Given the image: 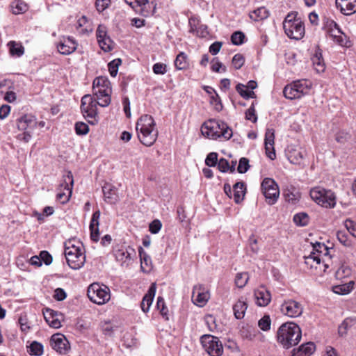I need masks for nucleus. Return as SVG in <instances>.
I'll list each match as a JSON object with an SVG mask.
<instances>
[{
  "label": "nucleus",
  "mask_w": 356,
  "mask_h": 356,
  "mask_svg": "<svg viewBox=\"0 0 356 356\" xmlns=\"http://www.w3.org/2000/svg\"><path fill=\"white\" fill-rule=\"evenodd\" d=\"M136 129L138 138L144 145L150 147L156 141L159 131L152 116L147 114L142 115L137 121Z\"/></svg>",
  "instance_id": "1"
},
{
  "label": "nucleus",
  "mask_w": 356,
  "mask_h": 356,
  "mask_svg": "<svg viewBox=\"0 0 356 356\" xmlns=\"http://www.w3.org/2000/svg\"><path fill=\"white\" fill-rule=\"evenodd\" d=\"M82 249V243L74 239H70L65 243V257L72 269L79 270L83 266L86 256Z\"/></svg>",
  "instance_id": "2"
},
{
  "label": "nucleus",
  "mask_w": 356,
  "mask_h": 356,
  "mask_svg": "<svg viewBox=\"0 0 356 356\" xmlns=\"http://www.w3.org/2000/svg\"><path fill=\"white\" fill-rule=\"evenodd\" d=\"M301 336L300 327L293 322L283 323L277 332V341L285 348L296 345L300 341Z\"/></svg>",
  "instance_id": "3"
},
{
  "label": "nucleus",
  "mask_w": 356,
  "mask_h": 356,
  "mask_svg": "<svg viewBox=\"0 0 356 356\" xmlns=\"http://www.w3.org/2000/svg\"><path fill=\"white\" fill-rule=\"evenodd\" d=\"M201 131L203 136L211 139L222 137L229 140L233 134L232 129L225 122L214 119L205 122L202 126Z\"/></svg>",
  "instance_id": "4"
},
{
  "label": "nucleus",
  "mask_w": 356,
  "mask_h": 356,
  "mask_svg": "<svg viewBox=\"0 0 356 356\" xmlns=\"http://www.w3.org/2000/svg\"><path fill=\"white\" fill-rule=\"evenodd\" d=\"M92 93L98 100L99 106H108L111 101L112 88L108 78L99 76L95 79L92 83Z\"/></svg>",
  "instance_id": "5"
},
{
  "label": "nucleus",
  "mask_w": 356,
  "mask_h": 356,
  "mask_svg": "<svg viewBox=\"0 0 356 356\" xmlns=\"http://www.w3.org/2000/svg\"><path fill=\"white\" fill-rule=\"evenodd\" d=\"M17 128L22 133L18 134L17 139L28 143L31 138V134L37 127L36 119L31 115H24L16 120Z\"/></svg>",
  "instance_id": "6"
},
{
  "label": "nucleus",
  "mask_w": 356,
  "mask_h": 356,
  "mask_svg": "<svg viewBox=\"0 0 356 356\" xmlns=\"http://www.w3.org/2000/svg\"><path fill=\"white\" fill-rule=\"evenodd\" d=\"M309 194L312 199L323 207L334 208L336 206V195L331 190L318 186L313 188Z\"/></svg>",
  "instance_id": "7"
},
{
  "label": "nucleus",
  "mask_w": 356,
  "mask_h": 356,
  "mask_svg": "<svg viewBox=\"0 0 356 356\" xmlns=\"http://www.w3.org/2000/svg\"><path fill=\"white\" fill-rule=\"evenodd\" d=\"M98 100L90 95H85L81 99V109L88 123L95 124L98 122Z\"/></svg>",
  "instance_id": "8"
},
{
  "label": "nucleus",
  "mask_w": 356,
  "mask_h": 356,
  "mask_svg": "<svg viewBox=\"0 0 356 356\" xmlns=\"http://www.w3.org/2000/svg\"><path fill=\"white\" fill-rule=\"evenodd\" d=\"M87 295L92 302L97 305L105 304L111 298L109 289L98 283H92L88 286Z\"/></svg>",
  "instance_id": "9"
},
{
  "label": "nucleus",
  "mask_w": 356,
  "mask_h": 356,
  "mask_svg": "<svg viewBox=\"0 0 356 356\" xmlns=\"http://www.w3.org/2000/svg\"><path fill=\"white\" fill-rule=\"evenodd\" d=\"M201 343L204 350L210 356H221L222 355V345L218 337L205 334L201 337Z\"/></svg>",
  "instance_id": "10"
},
{
  "label": "nucleus",
  "mask_w": 356,
  "mask_h": 356,
  "mask_svg": "<svg viewBox=\"0 0 356 356\" xmlns=\"http://www.w3.org/2000/svg\"><path fill=\"white\" fill-rule=\"evenodd\" d=\"M261 188L269 204H273L277 202L280 195V190L278 185L274 179L268 177L265 178L261 182Z\"/></svg>",
  "instance_id": "11"
},
{
  "label": "nucleus",
  "mask_w": 356,
  "mask_h": 356,
  "mask_svg": "<svg viewBox=\"0 0 356 356\" xmlns=\"http://www.w3.org/2000/svg\"><path fill=\"white\" fill-rule=\"evenodd\" d=\"M137 13L144 17L152 15L156 10V5L150 0H124Z\"/></svg>",
  "instance_id": "12"
},
{
  "label": "nucleus",
  "mask_w": 356,
  "mask_h": 356,
  "mask_svg": "<svg viewBox=\"0 0 356 356\" xmlns=\"http://www.w3.org/2000/svg\"><path fill=\"white\" fill-rule=\"evenodd\" d=\"M303 310L302 305L293 299H286L280 305L282 314L290 318L300 316L303 313Z\"/></svg>",
  "instance_id": "13"
},
{
  "label": "nucleus",
  "mask_w": 356,
  "mask_h": 356,
  "mask_svg": "<svg viewBox=\"0 0 356 356\" xmlns=\"http://www.w3.org/2000/svg\"><path fill=\"white\" fill-rule=\"evenodd\" d=\"M97 40L99 47L105 52H109L113 49L115 43L108 35L106 26L100 24L96 31Z\"/></svg>",
  "instance_id": "14"
},
{
  "label": "nucleus",
  "mask_w": 356,
  "mask_h": 356,
  "mask_svg": "<svg viewBox=\"0 0 356 356\" xmlns=\"http://www.w3.org/2000/svg\"><path fill=\"white\" fill-rule=\"evenodd\" d=\"M284 30L286 35L294 40H300L305 35V26L300 19H296L294 22L284 24Z\"/></svg>",
  "instance_id": "15"
},
{
  "label": "nucleus",
  "mask_w": 356,
  "mask_h": 356,
  "mask_svg": "<svg viewBox=\"0 0 356 356\" xmlns=\"http://www.w3.org/2000/svg\"><path fill=\"white\" fill-rule=\"evenodd\" d=\"M74 184L73 175L70 171L67 172V175L63 177V182L60 185V190L63 188L67 191V194L64 192H59L56 198L60 201L62 204H65L70 200L72 193V187Z\"/></svg>",
  "instance_id": "16"
},
{
  "label": "nucleus",
  "mask_w": 356,
  "mask_h": 356,
  "mask_svg": "<svg viewBox=\"0 0 356 356\" xmlns=\"http://www.w3.org/2000/svg\"><path fill=\"white\" fill-rule=\"evenodd\" d=\"M114 256L116 260L121 262L122 266H129L132 257L136 255L135 250L130 247L121 246L118 248H115Z\"/></svg>",
  "instance_id": "17"
},
{
  "label": "nucleus",
  "mask_w": 356,
  "mask_h": 356,
  "mask_svg": "<svg viewBox=\"0 0 356 356\" xmlns=\"http://www.w3.org/2000/svg\"><path fill=\"white\" fill-rule=\"evenodd\" d=\"M50 342L52 348L60 354H65L70 348L67 339L60 333L53 334Z\"/></svg>",
  "instance_id": "18"
},
{
  "label": "nucleus",
  "mask_w": 356,
  "mask_h": 356,
  "mask_svg": "<svg viewBox=\"0 0 356 356\" xmlns=\"http://www.w3.org/2000/svg\"><path fill=\"white\" fill-rule=\"evenodd\" d=\"M209 299V293L205 291L202 285H197L193 287L192 300L195 305L203 307Z\"/></svg>",
  "instance_id": "19"
},
{
  "label": "nucleus",
  "mask_w": 356,
  "mask_h": 356,
  "mask_svg": "<svg viewBox=\"0 0 356 356\" xmlns=\"http://www.w3.org/2000/svg\"><path fill=\"white\" fill-rule=\"evenodd\" d=\"M254 295L256 303L259 307H266L270 302L271 294L264 286H260L254 290Z\"/></svg>",
  "instance_id": "20"
},
{
  "label": "nucleus",
  "mask_w": 356,
  "mask_h": 356,
  "mask_svg": "<svg viewBox=\"0 0 356 356\" xmlns=\"http://www.w3.org/2000/svg\"><path fill=\"white\" fill-rule=\"evenodd\" d=\"M275 131L273 129H267L265 134V149L266 156L271 160L276 157L274 149Z\"/></svg>",
  "instance_id": "21"
},
{
  "label": "nucleus",
  "mask_w": 356,
  "mask_h": 356,
  "mask_svg": "<svg viewBox=\"0 0 356 356\" xmlns=\"http://www.w3.org/2000/svg\"><path fill=\"white\" fill-rule=\"evenodd\" d=\"M336 5L346 15L356 13V0H336Z\"/></svg>",
  "instance_id": "22"
},
{
  "label": "nucleus",
  "mask_w": 356,
  "mask_h": 356,
  "mask_svg": "<svg viewBox=\"0 0 356 356\" xmlns=\"http://www.w3.org/2000/svg\"><path fill=\"white\" fill-rule=\"evenodd\" d=\"M77 47L76 42L70 38L64 39L57 45L58 51L63 55H69L73 53Z\"/></svg>",
  "instance_id": "23"
},
{
  "label": "nucleus",
  "mask_w": 356,
  "mask_h": 356,
  "mask_svg": "<svg viewBox=\"0 0 356 356\" xmlns=\"http://www.w3.org/2000/svg\"><path fill=\"white\" fill-rule=\"evenodd\" d=\"M156 286L155 283H152L149 288L147 293L144 296L140 307L143 312L147 313L149 310V307L152 303L154 297L156 293Z\"/></svg>",
  "instance_id": "24"
},
{
  "label": "nucleus",
  "mask_w": 356,
  "mask_h": 356,
  "mask_svg": "<svg viewBox=\"0 0 356 356\" xmlns=\"http://www.w3.org/2000/svg\"><path fill=\"white\" fill-rule=\"evenodd\" d=\"M44 318L47 323L54 328H59L61 327V323L58 318V313L53 309L47 308L43 312Z\"/></svg>",
  "instance_id": "25"
},
{
  "label": "nucleus",
  "mask_w": 356,
  "mask_h": 356,
  "mask_svg": "<svg viewBox=\"0 0 356 356\" xmlns=\"http://www.w3.org/2000/svg\"><path fill=\"white\" fill-rule=\"evenodd\" d=\"M100 214L99 210L94 212L90 223V238L94 241L99 240V220Z\"/></svg>",
  "instance_id": "26"
},
{
  "label": "nucleus",
  "mask_w": 356,
  "mask_h": 356,
  "mask_svg": "<svg viewBox=\"0 0 356 356\" xmlns=\"http://www.w3.org/2000/svg\"><path fill=\"white\" fill-rule=\"evenodd\" d=\"M294 87H296L298 89V95H300V98L302 97L309 94L312 87V83L311 81L308 79H300L294 81Z\"/></svg>",
  "instance_id": "27"
},
{
  "label": "nucleus",
  "mask_w": 356,
  "mask_h": 356,
  "mask_svg": "<svg viewBox=\"0 0 356 356\" xmlns=\"http://www.w3.org/2000/svg\"><path fill=\"white\" fill-rule=\"evenodd\" d=\"M330 37L338 44L341 46H346L347 39L346 35L341 31L339 25L331 29L327 33Z\"/></svg>",
  "instance_id": "28"
},
{
  "label": "nucleus",
  "mask_w": 356,
  "mask_h": 356,
  "mask_svg": "<svg viewBox=\"0 0 356 356\" xmlns=\"http://www.w3.org/2000/svg\"><path fill=\"white\" fill-rule=\"evenodd\" d=\"M315 350L314 343L308 342L301 345L297 350L294 349L293 356H311Z\"/></svg>",
  "instance_id": "29"
},
{
  "label": "nucleus",
  "mask_w": 356,
  "mask_h": 356,
  "mask_svg": "<svg viewBox=\"0 0 356 356\" xmlns=\"http://www.w3.org/2000/svg\"><path fill=\"white\" fill-rule=\"evenodd\" d=\"M312 61L314 67L317 72L320 73L324 72L325 65L320 49H317L316 50L314 55L312 58Z\"/></svg>",
  "instance_id": "30"
},
{
  "label": "nucleus",
  "mask_w": 356,
  "mask_h": 356,
  "mask_svg": "<svg viewBox=\"0 0 356 356\" xmlns=\"http://www.w3.org/2000/svg\"><path fill=\"white\" fill-rule=\"evenodd\" d=\"M234 191V200L236 204L241 202L243 200L245 194V185L243 182H236L233 186Z\"/></svg>",
  "instance_id": "31"
},
{
  "label": "nucleus",
  "mask_w": 356,
  "mask_h": 356,
  "mask_svg": "<svg viewBox=\"0 0 356 356\" xmlns=\"http://www.w3.org/2000/svg\"><path fill=\"white\" fill-rule=\"evenodd\" d=\"M269 15V10L266 8L262 6L251 12L249 16L252 20L259 22L267 19Z\"/></svg>",
  "instance_id": "32"
},
{
  "label": "nucleus",
  "mask_w": 356,
  "mask_h": 356,
  "mask_svg": "<svg viewBox=\"0 0 356 356\" xmlns=\"http://www.w3.org/2000/svg\"><path fill=\"white\" fill-rule=\"evenodd\" d=\"M190 32L195 33L199 37H206L208 35L207 26L205 25H200L198 28L196 27L195 19L193 17L189 19Z\"/></svg>",
  "instance_id": "33"
},
{
  "label": "nucleus",
  "mask_w": 356,
  "mask_h": 356,
  "mask_svg": "<svg viewBox=\"0 0 356 356\" xmlns=\"http://www.w3.org/2000/svg\"><path fill=\"white\" fill-rule=\"evenodd\" d=\"M248 305L245 301L238 300L233 306L234 314L237 319H241L244 317L247 310Z\"/></svg>",
  "instance_id": "34"
},
{
  "label": "nucleus",
  "mask_w": 356,
  "mask_h": 356,
  "mask_svg": "<svg viewBox=\"0 0 356 356\" xmlns=\"http://www.w3.org/2000/svg\"><path fill=\"white\" fill-rule=\"evenodd\" d=\"M78 26L80 29V33L88 34L92 31L91 22L84 15L78 19Z\"/></svg>",
  "instance_id": "35"
},
{
  "label": "nucleus",
  "mask_w": 356,
  "mask_h": 356,
  "mask_svg": "<svg viewBox=\"0 0 356 356\" xmlns=\"http://www.w3.org/2000/svg\"><path fill=\"white\" fill-rule=\"evenodd\" d=\"M298 89L294 87L293 81L291 84L286 86L283 90L284 97L289 99H299L300 95H298Z\"/></svg>",
  "instance_id": "36"
},
{
  "label": "nucleus",
  "mask_w": 356,
  "mask_h": 356,
  "mask_svg": "<svg viewBox=\"0 0 356 356\" xmlns=\"http://www.w3.org/2000/svg\"><path fill=\"white\" fill-rule=\"evenodd\" d=\"M236 90L244 99H248L250 98H256L254 92L249 90L244 84L238 83L236 86Z\"/></svg>",
  "instance_id": "37"
},
{
  "label": "nucleus",
  "mask_w": 356,
  "mask_h": 356,
  "mask_svg": "<svg viewBox=\"0 0 356 356\" xmlns=\"http://www.w3.org/2000/svg\"><path fill=\"white\" fill-rule=\"evenodd\" d=\"M175 65L179 70H185L188 67L187 56L184 52H180L176 57Z\"/></svg>",
  "instance_id": "38"
},
{
  "label": "nucleus",
  "mask_w": 356,
  "mask_h": 356,
  "mask_svg": "<svg viewBox=\"0 0 356 356\" xmlns=\"http://www.w3.org/2000/svg\"><path fill=\"white\" fill-rule=\"evenodd\" d=\"M354 282L350 281L344 284H339L333 287L335 293L344 295L349 293L353 289Z\"/></svg>",
  "instance_id": "39"
},
{
  "label": "nucleus",
  "mask_w": 356,
  "mask_h": 356,
  "mask_svg": "<svg viewBox=\"0 0 356 356\" xmlns=\"http://www.w3.org/2000/svg\"><path fill=\"white\" fill-rule=\"evenodd\" d=\"M305 155L301 151L293 150L289 152L288 159L289 161L296 165H300L304 160Z\"/></svg>",
  "instance_id": "40"
},
{
  "label": "nucleus",
  "mask_w": 356,
  "mask_h": 356,
  "mask_svg": "<svg viewBox=\"0 0 356 356\" xmlns=\"http://www.w3.org/2000/svg\"><path fill=\"white\" fill-rule=\"evenodd\" d=\"M11 9L13 14L19 15L25 13L28 9V6L24 2L15 0L11 4Z\"/></svg>",
  "instance_id": "41"
},
{
  "label": "nucleus",
  "mask_w": 356,
  "mask_h": 356,
  "mask_svg": "<svg viewBox=\"0 0 356 356\" xmlns=\"http://www.w3.org/2000/svg\"><path fill=\"white\" fill-rule=\"evenodd\" d=\"M293 222L298 226H306L309 224V217L305 212L298 213L293 216Z\"/></svg>",
  "instance_id": "42"
},
{
  "label": "nucleus",
  "mask_w": 356,
  "mask_h": 356,
  "mask_svg": "<svg viewBox=\"0 0 356 356\" xmlns=\"http://www.w3.org/2000/svg\"><path fill=\"white\" fill-rule=\"evenodd\" d=\"M139 254L141 261V268L143 271L149 270L151 268V259L150 257L146 254V253L143 251V248H140L139 250Z\"/></svg>",
  "instance_id": "43"
},
{
  "label": "nucleus",
  "mask_w": 356,
  "mask_h": 356,
  "mask_svg": "<svg viewBox=\"0 0 356 356\" xmlns=\"http://www.w3.org/2000/svg\"><path fill=\"white\" fill-rule=\"evenodd\" d=\"M248 280L249 276L248 273H238L235 277V284L237 287L243 288L246 285Z\"/></svg>",
  "instance_id": "44"
},
{
  "label": "nucleus",
  "mask_w": 356,
  "mask_h": 356,
  "mask_svg": "<svg viewBox=\"0 0 356 356\" xmlns=\"http://www.w3.org/2000/svg\"><path fill=\"white\" fill-rule=\"evenodd\" d=\"M10 47V51L12 55L21 56L24 52V49L22 45L17 44L15 41H10L8 43Z\"/></svg>",
  "instance_id": "45"
},
{
  "label": "nucleus",
  "mask_w": 356,
  "mask_h": 356,
  "mask_svg": "<svg viewBox=\"0 0 356 356\" xmlns=\"http://www.w3.org/2000/svg\"><path fill=\"white\" fill-rule=\"evenodd\" d=\"M29 353L31 355L40 356L43 353V346L37 341H33L29 346Z\"/></svg>",
  "instance_id": "46"
},
{
  "label": "nucleus",
  "mask_w": 356,
  "mask_h": 356,
  "mask_svg": "<svg viewBox=\"0 0 356 356\" xmlns=\"http://www.w3.org/2000/svg\"><path fill=\"white\" fill-rule=\"evenodd\" d=\"M121 63L122 60L120 58L114 59L108 63V70L111 76L115 77L117 75L118 67Z\"/></svg>",
  "instance_id": "47"
},
{
  "label": "nucleus",
  "mask_w": 356,
  "mask_h": 356,
  "mask_svg": "<svg viewBox=\"0 0 356 356\" xmlns=\"http://www.w3.org/2000/svg\"><path fill=\"white\" fill-rule=\"evenodd\" d=\"M156 307L158 309L160 310L161 314L164 317L166 320H168V308L165 306L164 300L162 297H158L157 298V302H156Z\"/></svg>",
  "instance_id": "48"
},
{
  "label": "nucleus",
  "mask_w": 356,
  "mask_h": 356,
  "mask_svg": "<svg viewBox=\"0 0 356 356\" xmlns=\"http://www.w3.org/2000/svg\"><path fill=\"white\" fill-rule=\"evenodd\" d=\"M337 25L338 24L334 20L327 17H324L323 18L322 29L325 31L327 34L331 31V29H333V28L336 27Z\"/></svg>",
  "instance_id": "49"
},
{
  "label": "nucleus",
  "mask_w": 356,
  "mask_h": 356,
  "mask_svg": "<svg viewBox=\"0 0 356 356\" xmlns=\"http://www.w3.org/2000/svg\"><path fill=\"white\" fill-rule=\"evenodd\" d=\"M271 320L268 315L264 316L258 322V325L263 331H268L270 329Z\"/></svg>",
  "instance_id": "50"
},
{
  "label": "nucleus",
  "mask_w": 356,
  "mask_h": 356,
  "mask_svg": "<svg viewBox=\"0 0 356 356\" xmlns=\"http://www.w3.org/2000/svg\"><path fill=\"white\" fill-rule=\"evenodd\" d=\"M351 273V270L346 266H341L335 273L337 279L341 280L348 277Z\"/></svg>",
  "instance_id": "51"
},
{
  "label": "nucleus",
  "mask_w": 356,
  "mask_h": 356,
  "mask_svg": "<svg viewBox=\"0 0 356 356\" xmlns=\"http://www.w3.org/2000/svg\"><path fill=\"white\" fill-rule=\"evenodd\" d=\"M75 131L77 135H86L89 131V127L87 124L78 122L75 124Z\"/></svg>",
  "instance_id": "52"
},
{
  "label": "nucleus",
  "mask_w": 356,
  "mask_h": 356,
  "mask_svg": "<svg viewBox=\"0 0 356 356\" xmlns=\"http://www.w3.org/2000/svg\"><path fill=\"white\" fill-rule=\"evenodd\" d=\"M313 248L314 250L317 252L318 254L327 256L330 254L329 248L323 243H316Z\"/></svg>",
  "instance_id": "53"
},
{
  "label": "nucleus",
  "mask_w": 356,
  "mask_h": 356,
  "mask_svg": "<svg viewBox=\"0 0 356 356\" xmlns=\"http://www.w3.org/2000/svg\"><path fill=\"white\" fill-rule=\"evenodd\" d=\"M245 35L241 31L234 32L231 36V41L235 45H240L243 43Z\"/></svg>",
  "instance_id": "54"
},
{
  "label": "nucleus",
  "mask_w": 356,
  "mask_h": 356,
  "mask_svg": "<svg viewBox=\"0 0 356 356\" xmlns=\"http://www.w3.org/2000/svg\"><path fill=\"white\" fill-rule=\"evenodd\" d=\"M250 168L249 161L248 159L243 157L239 160L237 170L239 173L246 172Z\"/></svg>",
  "instance_id": "55"
},
{
  "label": "nucleus",
  "mask_w": 356,
  "mask_h": 356,
  "mask_svg": "<svg viewBox=\"0 0 356 356\" xmlns=\"http://www.w3.org/2000/svg\"><path fill=\"white\" fill-rule=\"evenodd\" d=\"M210 103L214 105L215 109L217 111H220L222 109V104L216 92H214V95L211 96Z\"/></svg>",
  "instance_id": "56"
},
{
  "label": "nucleus",
  "mask_w": 356,
  "mask_h": 356,
  "mask_svg": "<svg viewBox=\"0 0 356 356\" xmlns=\"http://www.w3.org/2000/svg\"><path fill=\"white\" fill-rule=\"evenodd\" d=\"M232 65L235 69H240L244 64L245 59L243 55L237 54L232 58Z\"/></svg>",
  "instance_id": "57"
},
{
  "label": "nucleus",
  "mask_w": 356,
  "mask_h": 356,
  "mask_svg": "<svg viewBox=\"0 0 356 356\" xmlns=\"http://www.w3.org/2000/svg\"><path fill=\"white\" fill-rule=\"evenodd\" d=\"M351 326L350 321L345 319L341 324L339 326L338 332L341 337H344L347 334L348 328Z\"/></svg>",
  "instance_id": "58"
},
{
  "label": "nucleus",
  "mask_w": 356,
  "mask_h": 356,
  "mask_svg": "<svg viewBox=\"0 0 356 356\" xmlns=\"http://www.w3.org/2000/svg\"><path fill=\"white\" fill-rule=\"evenodd\" d=\"M218 162V154L216 152L209 153L205 159V163L208 166H216Z\"/></svg>",
  "instance_id": "59"
},
{
  "label": "nucleus",
  "mask_w": 356,
  "mask_h": 356,
  "mask_svg": "<svg viewBox=\"0 0 356 356\" xmlns=\"http://www.w3.org/2000/svg\"><path fill=\"white\" fill-rule=\"evenodd\" d=\"M344 225L349 233L356 238V222L350 219L346 220Z\"/></svg>",
  "instance_id": "60"
},
{
  "label": "nucleus",
  "mask_w": 356,
  "mask_h": 356,
  "mask_svg": "<svg viewBox=\"0 0 356 356\" xmlns=\"http://www.w3.org/2000/svg\"><path fill=\"white\" fill-rule=\"evenodd\" d=\"M284 196L287 202L295 203L296 200L299 198V195L298 193H294L293 191H290L289 190L284 192Z\"/></svg>",
  "instance_id": "61"
},
{
  "label": "nucleus",
  "mask_w": 356,
  "mask_h": 356,
  "mask_svg": "<svg viewBox=\"0 0 356 356\" xmlns=\"http://www.w3.org/2000/svg\"><path fill=\"white\" fill-rule=\"evenodd\" d=\"M102 191L104 193V195L105 198H106V199H112L113 195H114L115 193V190H114L112 188V186L108 184H106L102 187Z\"/></svg>",
  "instance_id": "62"
},
{
  "label": "nucleus",
  "mask_w": 356,
  "mask_h": 356,
  "mask_svg": "<svg viewBox=\"0 0 356 356\" xmlns=\"http://www.w3.org/2000/svg\"><path fill=\"white\" fill-rule=\"evenodd\" d=\"M337 237L339 242L345 246H350V242L348 239V235L343 231H338L337 233Z\"/></svg>",
  "instance_id": "63"
},
{
  "label": "nucleus",
  "mask_w": 356,
  "mask_h": 356,
  "mask_svg": "<svg viewBox=\"0 0 356 356\" xmlns=\"http://www.w3.org/2000/svg\"><path fill=\"white\" fill-rule=\"evenodd\" d=\"M162 224L159 220H153L149 226V229L151 233L157 234L161 229Z\"/></svg>",
  "instance_id": "64"
}]
</instances>
